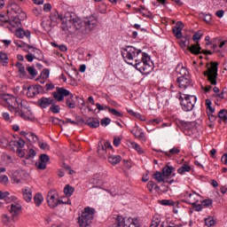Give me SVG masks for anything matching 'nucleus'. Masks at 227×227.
Segmentation results:
<instances>
[{
  "label": "nucleus",
  "mask_w": 227,
  "mask_h": 227,
  "mask_svg": "<svg viewBox=\"0 0 227 227\" xmlns=\"http://www.w3.org/2000/svg\"><path fill=\"white\" fill-rule=\"evenodd\" d=\"M147 189H148V191H150V192H153V189H154V191H160V187H159V185L157 184H155V182H153V181H149L147 183Z\"/></svg>",
  "instance_id": "39"
},
{
  "label": "nucleus",
  "mask_w": 227,
  "mask_h": 227,
  "mask_svg": "<svg viewBox=\"0 0 227 227\" xmlns=\"http://www.w3.org/2000/svg\"><path fill=\"white\" fill-rule=\"evenodd\" d=\"M51 160V157L48 154L43 153L39 157V162L35 163V166L38 169H46L47 162Z\"/></svg>",
  "instance_id": "17"
},
{
  "label": "nucleus",
  "mask_w": 227,
  "mask_h": 227,
  "mask_svg": "<svg viewBox=\"0 0 227 227\" xmlns=\"http://www.w3.org/2000/svg\"><path fill=\"white\" fill-rule=\"evenodd\" d=\"M114 227H125L127 224L125 223V218L121 215H117L115 218V223H114Z\"/></svg>",
  "instance_id": "34"
},
{
  "label": "nucleus",
  "mask_w": 227,
  "mask_h": 227,
  "mask_svg": "<svg viewBox=\"0 0 227 227\" xmlns=\"http://www.w3.org/2000/svg\"><path fill=\"white\" fill-rule=\"evenodd\" d=\"M16 67L19 69V72H20V75H22V77H26V75H27V73L26 72V67H24V65L22 63L17 62Z\"/></svg>",
  "instance_id": "43"
},
{
  "label": "nucleus",
  "mask_w": 227,
  "mask_h": 227,
  "mask_svg": "<svg viewBox=\"0 0 227 227\" xmlns=\"http://www.w3.org/2000/svg\"><path fill=\"white\" fill-rule=\"evenodd\" d=\"M12 145L13 146H17L18 149L24 148V146H26V141H24L22 138H20L19 140H14Z\"/></svg>",
  "instance_id": "44"
},
{
  "label": "nucleus",
  "mask_w": 227,
  "mask_h": 227,
  "mask_svg": "<svg viewBox=\"0 0 227 227\" xmlns=\"http://www.w3.org/2000/svg\"><path fill=\"white\" fill-rule=\"evenodd\" d=\"M18 116H20L23 120H31V116H33V112L29 107L26 106L23 103H20V109L16 113Z\"/></svg>",
  "instance_id": "11"
},
{
  "label": "nucleus",
  "mask_w": 227,
  "mask_h": 227,
  "mask_svg": "<svg viewBox=\"0 0 227 227\" xmlns=\"http://www.w3.org/2000/svg\"><path fill=\"white\" fill-rule=\"evenodd\" d=\"M219 63L211 62V67H207V70L203 73V75L207 78L208 82L213 86L217 85V72H219Z\"/></svg>",
  "instance_id": "6"
},
{
  "label": "nucleus",
  "mask_w": 227,
  "mask_h": 227,
  "mask_svg": "<svg viewBox=\"0 0 227 227\" xmlns=\"http://www.w3.org/2000/svg\"><path fill=\"white\" fill-rule=\"evenodd\" d=\"M50 20L51 24L56 26V24H59V20L63 21V16H61L58 11H54L50 15Z\"/></svg>",
  "instance_id": "24"
},
{
  "label": "nucleus",
  "mask_w": 227,
  "mask_h": 227,
  "mask_svg": "<svg viewBox=\"0 0 227 227\" xmlns=\"http://www.w3.org/2000/svg\"><path fill=\"white\" fill-rule=\"evenodd\" d=\"M108 162H110L112 166H116V164H120V162H121V156L120 155L108 156Z\"/></svg>",
  "instance_id": "32"
},
{
  "label": "nucleus",
  "mask_w": 227,
  "mask_h": 227,
  "mask_svg": "<svg viewBox=\"0 0 227 227\" xmlns=\"http://www.w3.org/2000/svg\"><path fill=\"white\" fill-rule=\"evenodd\" d=\"M95 215V208L88 207L82 211V215L78 217V224L80 227H89L93 221Z\"/></svg>",
  "instance_id": "5"
},
{
  "label": "nucleus",
  "mask_w": 227,
  "mask_h": 227,
  "mask_svg": "<svg viewBox=\"0 0 227 227\" xmlns=\"http://www.w3.org/2000/svg\"><path fill=\"white\" fill-rule=\"evenodd\" d=\"M158 153H163V157L167 159H173L176 155H179L180 153V147H173L169 151H162V150H156Z\"/></svg>",
  "instance_id": "16"
},
{
  "label": "nucleus",
  "mask_w": 227,
  "mask_h": 227,
  "mask_svg": "<svg viewBox=\"0 0 227 227\" xmlns=\"http://www.w3.org/2000/svg\"><path fill=\"white\" fill-rule=\"evenodd\" d=\"M58 192L56 190H51L47 194V203L50 208H56L58 207Z\"/></svg>",
  "instance_id": "10"
},
{
  "label": "nucleus",
  "mask_w": 227,
  "mask_h": 227,
  "mask_svg": "<svg viewBox=\"0 0 227 227\" xmlns=\"http://www.w3.org/2000/svg\"><path fill=\"white\" fill-rule=\"evenodd\" d=\"M153 178L158 182V184H160L161 182H163V184H173V180L166 179V176H164L163 172L155 171Z\"/></svg>",
  "instance_id": "21"
},
{
  "label": "nucleus",
  "mask_w": 227,
  "mask_h": 227,
  "mask_svg": "<svg viewBox=\"0 0 227 227\" xmlns=\"http://www.w3.org/2000/svg\"><path fill=\"white\" fill-rule=\"evenodd\" d=\"M34 201L35 206L40 207L43 202V196L41 193H36L34 196Z\"/></svg>",
  "instance_id": "42"
},
{
  "label": "nucleus",
  "mask_w": 227,
  "mask_h": 227,
  "mask_svg": "<svg viewBox=\"0 0 227 227\" xmlns=\"http://www.w3.org/2000/svg\"><path fill=\"white\" fill-rule=\"evenodd\" d=\"M14 43L17 47H20V49H22V47H27V49L33 48V46L22 42L20 43V42L14 41Z\"/></svg>",
  "instance_id": "56"
},
{
  "label": "nucleus",
  "mask_w": 227,
  "mask_h": 227,
  "mask_svg": "<svg viewBox=\"0 0 227 227\" xmlns=\"http://www.w3.org/2000/svg\"><path fill=\"white\" fill-rule=\"evenodd\" d=\"M2 221L4 224H8V223H10L12 221V218L10 216H8V215L4 214V215H2Z\"/></svg>",
  "instance_id": "61"
},
{
  "label": "nucleus",
  "mask_w": 227,
  "mask_h": 227,
  "mask_svg": "<svg viewBox=\"0 0 227 227\" xmlns=\"http://www.w3.org/2000/svg\"><path fill=\"white\" fill-rule=\"evenodd\" d=\"M105 107H106V109H108V113H110V114H113L114 116H116V118H122L123 114H121L118 110H116L114 108H111L109 106H105Z\"/></svg>",
  "instance_id": "41"
},
{
  "label": "nucleus",
  "mask_w": 227,
  "mask_h": 227,
  "mask_svg": "<svg viewBox=\"0 0 227 227\" xmlns=\"http://www.w3.org/2000/svg\"><path fill=\"white\" fill-rule=\"evenodd\" d=\"M197 100L198 98L196 96L185 95L184 98L182 96H179L180 105L183 111L185 113H189V111H192V109H194Z\"/></svg>",
  "instance_id": "7"
},
{
  "label": "nucleus",
  "mask_w": 227,
  "mask_h": 227,
  "mask_svg": "<svg viewBox=\"0 0 227 227\" xmlns=\"http://www.w3.org/2000/svg\"><path fill=\"white\" fill-rule=\"evenodd\" d=\"M52 104H54L52 98L43 97L37 100V106L41 107V109H47V107L52 106Z\"/></svg>",
  "instance_id": "18"
},
{
  "label": "nucleus",
  "mask_w": 227,
  "mask_h": 227,
  "mask_svg": "<svg viewBox=\"0 0 227 227\" xmlns=\"http://www.w3.org/2000/svg\"><path fill=\"white\" fill-rule=\"evenodd\" d=\"M62 168L63 169H65L66 171H68V175H74L75 173V171L74 169H72V167H70L68 164L67 163H63L62 164Z\"/></svg>",
  "instance_id": "55"
},
{
  "label": "nucleus",
  "mask_w": 227,
  "mask_h": 227,
  "mask_svg": "<svg viewBox=\"0 0 227 227\" xmlns=\"http://www.w3.org/2000/svg\"><path fill=\"white\" fill-rule=\"evenodd\" d=\"M72 92L63 87H56V91L52 92V97L57 100V102H63L65 97H70Z\"/></svg>",
  "instance_id": "8"
},
{
  "label": "nucleus",
  "mask_w": 227,
  "mask_h": 227,
  "mask_svg": "<svg viewBox=\"0 0 227 227\" xmlns=\"http://www.w3.org/2000/svg\"><path fill=\"white\" fill-rule=\"evenodd\" d=\"M184 29V22L182 21H177L176 26L173 27L172 28V32L174 36H176V38L180 39L182 38V30Z\"/></svg>",
  "instance_id": "19"
},
{
  "label": "nucleus",
  "mask_w": 227,
  "mask_h": 227,
  "mask_svg": "<svg viewBox=\"0 0 227 227\" xmlns=\"http://www.w3.org/2000/svg\"><path fill=\"white\" fill-rule=\"evenodd\" d=\"M180 39H181L179 41L180 47H182V49L188 47V51H189V49H191V46H189L191 45V43L189 42V38L182 35Z\"/></svg>",
  "instance_id": "36"
},
{
  "label": "nucleus",
  "mask_w": 227,
  "mask_h": 227,
  "mask_svg": "<svg viewBox=\"0 0 227 227\" xmlns=\"http://www.w3.org/2000/svg\"><path fill=\"white\" fill-rule=\"evenodd\" d=\"M100 123L102 127H107V125L111 123V120L109 119V117H105L100 121Z\"/></svg>",
  "instance_id": "59"
},
{
  "label": "nucleus",
  "mask_w": 227,
  "mask_h": 227,
  "mask_svg": "<svg viewBox=\"0 0 227 227\" xmlns=\"http://www.w3.org/2000/svg\"><path fill=\"white\" fill-rule=\"evenodd\" d=\"M200 18L203 19L205 22H211L212 20V15L211 14H206L205 12H200Z\"/></svg>",
  "instance_id": "49"
},
{
  "label": "nucleus",
  "mask_w": 227,
  "mask_h": 227,
  "mask_svg": "<svg viewBox=\"0 0 227 227\" xmlns=\"http://www.w3.org/2000/svg\"><path fill=\"white\" fill-rule=\"evenodd\" d=\"M160 225V216H154V220L152 222L151 226L159 227Z\"/></svg>",
  "instance_id": "57"
},
{
  "label": "nucleus",
  "mask_w": 227,
  "mask_h": 227,
  "mask_svg": "<svg viewBox=\"0 0 227 227\" xmlns=\"http://www.w3.org/2000/svg\"><path fill=\"white\" fill-rule=\"evenodd\" d=\"M175 171V168L171 167L169 165L165 166L161 172L163 175L168 178V176H171V174Z\"/></svg>",
  "instance_id": "35"
},
{
  "label": "nucleus",
  "mask_w": 227,
  "mask_h": 227,
  "mask_svg": "<svg viewBox=\"0 0 227 227\" xmlns=\"http://www.w3.org/2000/svg\"><path fill=\"white\" fill-rule=\"evenodd\" d=\"M72 26L75 29H81V19L74 12H67L62 19L60 28L62 31H68V29L72 28Z\"/></svg>",
  "instance_id": "2"
},
{
  "label": "nucleus",
  "mask_w": 227,
  "mask_h": 227,
  "mask_svg": "<svg viewBox=\"0 0 227 227\" xmlns=\"http://www.w3.org/2000/svg\"><path fill=\"white\" fill-rule=\"evenodd\" d=\"M192 169V168H191V166H189V164H183L178 169H177V173L179 175H185V173H191V170Z\"/></svg>",
  "instance_id": "33"
},
{
  "label": "nucleus",
  "mask_w": 227,
  "mask_h": 227,
  "mask_svg": "<svg viewBox=\"0 0 227 227\" xmlns=\"http://www.w3.org/2000/svg\"><path fill=\"white\" fill-rule=\"evenodd\" d=\"M121 54L125 63L135 67L143 75H148L153 71V62L148 53L134 46H125L121 49Z\"/></svg>",
  "instance_id": "1"
},
{
  "label": "nucleus",
  "mask_w": 227,
  "mask_h": 227,
  "mask_svg": "<svg viewBox=\"0 0 227 227\" xmlns=\"http://www.w3.org/2000/svg\"><path fill=\"white\" fill-rule=\"evenodd\" d=\"M81 31L84 33V35H88V33H91L94 29L98 26V18L95 15L89 16L84 18L83 20H81Z\"/></svg>",
  "instance_id": "4"
},
{
  "label": "nucleus",
  "mask_w": 227,
  "mask_h": 227,
  "mask_svg": "<svg viewBox=\"0 0 227 227\" xmlns=\"http://www.w3.org/2000/svg\"><path fill=\"white\" fill-rule=\"evenodd\" d=\"M49 74H51V72L49 71V69L45 68L43 70V72L41 73V76H39L37 78V81H40V78L42 77L43 79H49Z\"/></svg>",
  "instance_id": "54"
},
{
  "label": "nucleus",
  "mask_w": 227,
  "mask_h": 227,
  "mask_svg": "<svg viewBox=\"0 0 227 227\" xmlns=\"http://www.w3.org/2000/svg\"><path fill=\"white\" fill-rule=\"evenodd\" d=\"M12 184H20V182H22V175H20V171L16 170L12 172Z\"/></svg>",
  "instance_id": "29"
},
{
  "label": "nucleus",
  "mask_w": 227,
  "mask_h": 227,
  "mask_svg": "<svg viewBox=\"0 0 227 227\" xmlns=\"http://www.w3.org/2000/svg\"><path fill=\"white\" fill-rule=\"evenodd\" d=\"M27 72L29 74V75H31V77H36V75H38L35 67H27Z\"/></svg>",
  "instance_id": "52"
},
{
  "label": "nucleus",
  "mask_w": 227,
  "mask_h": 227,
  "mask_svg": "<svg viewBox=\"0 0 227 227\" xmlns=\"http://www.w3.org/2000/svg\"><path fill=\"white\" fill-rule=\"evenodd\" d=\"M160 227H175V223L169 222V221H165L161 223Z\"/></svg>",
  "instance_id": "63"
},
{
  "label": "nucleus",
  "mask_w": 227,
  "mask_h": 227,
  "mask_svg": "<svg viewBox=\"0 0 227 227\" xmlns=\"http://www.w3.org/2000/svg\"><path fill=\"white\" fill-rule=\"evenodd\" d=\"M177 84L181 90H187V88H192L193 83L192 80H191V76H178L177 77Z\"/></svg>",
  "instance_id": "12"
},
{
  "label": "nucleus",
  "mask_w": 227,
  "mask_h": 227,
  "mask_svg": "<svg viewBox=\"0 0 227 227\" xmlns=\"http://www.w3.org/2000/svg\"><path fill=\"white\" fill-rule=\"evenodd\" d=\"M131 134H133L137 139H140V141H146V136H145V132H143V129H140L137 125H136L131 130Z\"/></svg>",
  "instance_id": "20"
},
{
  "label": "nucleus",
  "mask_w": 227,
  "mask_h": 227,
  "mask_svg": "<svg viewBox=\"0 0 227 227\" xmlns=\"http://www.w3.org/2000/svg\"><path fill=\"white\" fill-rule=\"evenodd\" d=\"M21 134L28 141H33L34 143H36V141H38V137L36 135H35V133H33V132L26 133L25 131H22Z\"/></svg>",
  "instance_id": "31"
},
{
  "label": "nucleus",
  "mask_w": 227,
  "mask_h": 227,
  "mask_svg": "<svg viewBox=\"0 0 227 227\" xmlns=\"http://www.w3.org/2000/svg\"><path fill=\"white\" fill-rule=\"evenodd\" d=\"M0 184H8V176L1 175L0 176Z\"/></svg>",
  "instance_id": "64"
},
{
  "label": "nucleus",
  "mask_w": 227,
  "mask_h": 227,
  "mask_svg": "<svg viewBox=\"0 0 227 227\" xmlns=\"http://www.w3.org/2000/svg\"><path fill=\"white\" fill-rule=\"evenodd\" d=\"M0 200H4L7 203H10V201H15V196L10 197V192L0 191Z\"/></svg>",
  "instance_id": "28"
},
{
  "label": "nucleus",
  "mask_w": 227,
  "mask_h": 227,
  "mask_svg": "<svg viewBox=\"0 0 227 227\" xmlns=\"http://www.w3.org/2000/svg\"><path fill=\"white\" fill-rule=\"evenodd\" d=\"M74 192H75V188H74L73 186H70V184H67L64 187V193L67 196V198H70Z\"/></svg>",
  "instance_id": "37"
},
{
  "label": "nucleus",
  "mask_w": 227,
  "mask_h": 227,
  "mask_svg": "<svg viewBox=\"0 0 227 227\" xmlns=\"http://www.w3.org/2000/svg\"><path fill=\"white\" fill-rule=\"evenodd\" d=\"M218 118L222 120L223 121H227V110L226 109H222L218 112Z\"/></svg>",
  "instance_id": "48"
},
{
  "label": "nucleus",
  "mask_w": 227,
  "mask_h": 227,
  "mask_svg": "<svg viewBox=\"0 0 227 227\" xmlns=\"http://www.w3.org/2000/svg\"><path fill=\"white\" fill-rule=\"evenodd\" d=\"M36 157V151L35 149L31 148L28 151V153L26 156L27 160H29L30 159H35Z\"/></svg>",
  "instance_id": "51"
},
{
  "label": "nucleus",
  "mask_w": 227,
  "mask_h": 227,
  "mask_svg": "<svg viewBox=\"0 0 227 227\" xmlns=\"http://www.w3.org/2000/svg\"><path fill=\"white\" fill-rule=\"evenodd\" d=\"M40 93H43V87L42 85H34L27 87V97L33 98V97H36V95H40Z\"/></svg>",
  "instance_id": "14"
},
{
  "label": "nucleus",
  "mask_w": 227,
  "mask_h": 227,
  "mask_svg": "<svg viewBox=\"0 0 227 227\" xmlns=\"http://www.w3.org/2000/svg\"><path fill=\"white\" fill-rule=\"evenodd\" d=\"M200 201L202 204V207H206L207 208H208V207H212V203H213L212 199H206Z\"/></svg>",
  "instance_id": "53"
},
{
  "label": "nucleus",
  "mask_w": 227,
  "mask_h": 227,
  "mask_svg": "<svg viewBox=\"0 0 227 227\" xmlns=\"http://www.w3.org/2000/svg\"><path fill=\"white\" fill-rule=\"evenodd\" d=\"M5 102L7 104L8 109L11 113H19V109H20V103L22 104V99L20 98H15L13 95L10 94H0V104Z\"/></svg>",
  "instance_id": "3"
},
{
  "label": "nucleus",
  "mask_w": 227,
  "mask_h": 227,
  "mask_svg": "<svg viewBox=\"0 0 227 227\" xmlns=\"http://www.w3.org/2000/svg\"><path fill=\"white\" fill-rule=\"evenodd\" d=\"M31 49H32V52H35V54H36L37 56L35 59L42 61V59H43V53L41 51V50L38 48H35L34 46H32Z\"/></svg>",
  "instance_id": "46"
},
{
  "label": "nucleus",
  "mask_w": 227,
  "mask_h": 227,
  "mask_svg": "<svg viewBox=\"0 0 227 227\" xmlns=\"http://www.w3.org/2000/svg\"><path fill=\"white\" fill-rule=\"evenodd\" d=\"M176 72L179 75V77H187L189 76V70L182 65H178L176 67Z\"/></svg>",
  "instance_id": "25"
},
{
  "label": "nucleus",
  "mask_w": 227,
  "mask_h": 227,
  "mask_svg": "<svg viewBox=\"0 0 227 227\" xmlns=\"http://www.w3.org/2000/svg\"><path fill=\"white\" fill-rule=\"evenodd\" d=\"M205 224L208 227L215 226V220H214L212 216H209L208 218L205 219Z\"/></svg>",
  "instance_id": "50"
},
{
  "label": "nucleus",
  "mask_w": 227,
  "mask_h": 227,
  "mask_svg": "<svg viewBox=\"0 0 227 227\" xmlns=\"http://www.w3.org/2000/svg\"><path fill=\"white\" fill-rule=\"evenodd\" d=\"M8 8H11L12 12L16 13L17 15H20L21 13H25L24 11H22V8L20 7V5L17 4L16 3L10 4L8 5Z\"/></svg>",
  "instance_id": "30"
},
{
  "label": "nucleus",
  "mask_w": 227,
  "mask_h": 227,
  "mask_svg": "<svg viewBox=\"0 0 227 227\" xmlns=\"http://www.w3.org/2000/svg\"><path fill=\"white\" fill-rule=\"evenodd\" d=\"M38 145L41 150H51V146L47 143L38 142Z\"/></svg>",
  "instance_id": "60"
},
{
  "label": "nucleus",
  "mask_w": 227,
  "mask_h": 227,
  "mask_svg": "<svg viewBox=\"0 0 227 227\" xmlns=\"http://www.w3.org/2000/svg\"><path fill=\"white\" fill-rule=\"evenodd\" d=\"M26 19H27V14H26V12H21L20 14L13 16L12 20H9V24L12 27H19L22 25V20H26Z\"/></svg>",
  "instance_id": "13"
},
{
  "label": "nucleus",
  "mask_w": 227,
  "mask_h": 227,
  "mask_svg": "<svg viewBox=\"0 0 227 227\" xmlns=\"http://www.w3.org/2000/svg\"><path fill=\"white\" fill-rule=\"evenodd\" d=\"M66 106L68 109H75L76 103L75 99H74V94H70L69 97L66 98Z\"/></svg>",
  "instance_id": "26"
},
{
  "label": "nucleus",
  "mask_w": 227,
  "mask_h": 227,
  "mask_svg": "<svg viewBox=\"0 0 227 227\" xmlns=\"http://www.w3.org/2000/svg\"><path fill=\"white\" fill-rule=\"evenodd\" d=\"M131 148H134V150H136V152H137V153H139V155H143V153H145V152L143 151V149H141V146L137 145V143L136 142H130L129 143Z\"/></svg>",
  "instance_id": "47"
},
{
  "label": "nucleus",
  "mask_w": 227,
  "mask_h": 227,
  "mask_svg": "<svg viewBox=\"0 0 227 227\" xmlns=\"http://www.w3.org/2000/svg\"><path fill=\"white\" fill-rule=\"evenodd\" d=\"M22 193H23V200H25L27 203H29V201L33 200V192H31L30 188L22 189Z\"/></svg>",
  "instance_id": "27"
},
{
  "label": "nucleus",
  "mask_w": 227,
  "mask_h": 227,
  "mask_svg": "<svg viewBox=\"0 0 227 227\" xmlns=\"http://www.w3.org/2000/svg\"><path fill=\"white\" fill-rule=\"evenodd\" d=\"M50 111L53 113V114H59V113L61 112V106H59V105H55L53 102L50 106Z\"/></svg>",
  "instance_id": "45"
},
{
  "label": "nucleus",
  "mask_w": 227,
  "mask_h": 227,
  "mask_svg": "<svg viewBox=\"0 0 227 227\" xmlns=\"http://www.w3.org/2000/svg\"><path fill=\"white\" fill-rule=\"evenodd\" d=\"M85 125H88L90 129H98L100 127V121L95 117H90L85 121Z\"/></svg>",
  "instance_id": "23"
},
{
  "label": "nucleus",
  "mask_w": 227,
  "mask_h": 227,
  "mask_svg": "<svg viewBox=\"0 0 227 227\" xmlns=\"http://www.w3.org/2000/svg\"><path fill=\"white\" fill-rule=\"evenodd\" d=\"M163 207H175V205H178V202H175L173 200H159Z\"/></svg>",
  "instance_id": "38"
},
{
  "label": "nucleus",
  "mask_w": 227,
  "mask_h": 227,
  "mask_svg": "<svg viewBox=\"0 0 227 227\" xmlns=\"http://www.w3.org/2000/svg\"><path fill=\"white\" fill-rule=\"evenodd\" d=\"M201 36H203V33H201L200 30L197 31V32L192 35V40H193V42H196V40H201Z\"/></svg>",
  "instance_id": "58"
},
{
  "label": "nucleus",
  "mask_w": 227,
  "mask_h": 227,
  "mask_svg": "<svg viewBox=\"0 0 227 227\" xmlns=\"http://www.w3.org/2000/svg\"><path fill=\"white\" fill-rule=\"evenodd\" d=\"M182 196H184L185 200H183L184 203H188V205H196V203H200V199L201 198V195L192 192H186L184 193H182Z\"/></svg>",
  "instance_id": "9"
},
{
  "label": "nucleus",
  "mask_w": 227,
  "mask_h": 227,
  "mask_svg": "<svg viewBox=\"0 0 227 227\" xmlns=\"http://www.w3.org/2000/svg\"><path fill=\"white\" fill-rule=\"evenodd\" d=\"M190 52L192 54H205L206 56H212V51H207V50H202L201 51V46H200V43L197 42V44H192L191 47L189 48Z\"/></svg>",
  "instance_id": "15"
},
{
  "label": "nucleus",
  "mask_w": 227,
  "mask_h": 227,
  "mask_svg": "<svg viewBox=\"0 0 227 227\" xmlns=\"http://www.w3.org/2000/svg\"><path fill=\"white\" fill-rule=\"evenodd\" d=\"M8 54L0 51V63L1 65H3L4 67H8Z\"/></svg>",
  "instance_id": "40"
},
{
  "label": "nucleus",
  "mask_w": 227,
  "mask_h": 227,
  "mask_svg": "<svg viewBox=\"0 0 227 227\" xmlns=\"http://www.w3.org/2000/svg\"><path fill=\"white\" fill-rule=\"evenodd\" d=\"M20 210H22V206H20V204L14 203L11 205L10 213L12 215V221H15V216L20 214Z\"/></svg>",
  "instance_id": "22"
},
{
  "label": "nucleus",
  "mask_w": 227,
  "mask_h": 227,
  "mask_svg": "<svg viewBox=\"0 0 227 227\" xmlns=\"http://www.w3.org/2000/svg\"><path fill=\"white\" fill-rule=\"evenodd\" d=\"M24 33H25V30L23 28H19L17 31H16V36L17 38H23L24 37Z\"/></svg>",
  "instance_id": "62"
}]
</instances>
